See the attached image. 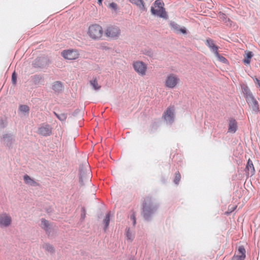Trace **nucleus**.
<instances>
[{
    "label": "nucleus",
    "mask_w": 260,
    "mask_h": 260,
    "mask_svg": "<svg viewBox=\"0 0 260 260\" xmlns=\"http://www.w3.org/2000/svg\"><path fill=\"white\" fill-rule=\"evenodd\" d=\"M159 204L155 199L151 197L144 198L142 204L141 215L144 220L149 222L152 219L159 208Z\"/></svg>",
    "instance_id": "nucleus-1"
},
{
    "label": "nucleus",
    "mask_w": 260,
    "mask_h": 260,
    "mask_svg": "<svg viewBox=\"0 0 260 260\" xmlns=\"http://www.w3.org/2000/svg\"><path fill=\"white\" fill-rule=\"evenodd\" d=\"M164 6L165 4L162 0H155L150 8L151 15L165 20L168 19L169 16Z\"/></svg>",
    "instance_id": "nucleus-2"
},
{
    "label": "nucleus",
    "mask_w": 260,
    "mask_h": 260,
    "mask_svg": "<svg viewBox=\"0 0 260 260\" xmlns=\"http://www.w3.org/2000/svg\"><path fill=\"white\" fill-rule=\"evenodd\" d=\"M51 62L47 56H42L37 57L32 61V66L34 68L39 70L46 69Z\"/></svg>",
    "instance_id": "nucleus-3"
},
{
    "label": "nucleus",
    "mask_w": 260,
    "mask_h": 260,
    "mask_svg": "<svg viewBox=\"0 0 260 260\" xmlns=\"http://www.w3.org/2000/svg\"><path fill=\"white\" fill-rule=\"evenodd\" d=\"M103 30L102 27L99 24H93L88 28V34L89 36L93 40L100 39L103 35Z\"/></svg>",
    "instance_id": "nucleus-4"
},
{
    "label": "nucleus",
    "mask_w": 260,
    "mask_h": 260,
    "mask_svg": "<svg viewBox=\"0 0 260 260\" xmlns=\"http://www.w3.org/2000/svg\"><path fill=\"white\" fill-rule=\"evenodd\" d=\"M88 166H84L83 165H80L79 168V183L80 186L84 185V181L89 179L90 174V170L88 169Z\"/></svg>",
    "instance_id": "nucleus-5"
},
{
    "label": "nucleus",
    "mask_w": 260,
    "mask_h": 260,
    "mask_svg": "<svg viewBox=\"0 0 260 260\" xmlns=\"http://www.w3.org/2000/svg\"><path fill=\"white\" fill-rule=\"evenodd\" d=\"M15 141V136L12 133H6L1 137V143L9 150L12 148Z\"/></svg>",
    "instance_id": "nucleus-6"
},
{
    "label": "nucleus",
    "mask_w": 260,
    "mask_h": 260,
    "mask_svg": "<svg viewBox=\"0 0 260 260\" xmlns=\"http://www.w3.org/2000/svg\"><path fill=\"white\" fill-rule=\"evenodd\" d=\"M162 117L166 123L171 125L175 120V107L174 106H169L164 112Z\"/></svg>",
    "instance_id": "nucleus-7"
},
{
    "label": "nucleus",
    "mask_w": 260,
    "mask_h": 260,
    "mask_svg": "<svg viewBox=\"0 0 260 260\" xmlns=\"http://www.w3.org/2000/svg\"><path fill=\"white\" fill-rule=\"evenodd\" d=\"M61 56L66 59L73 60L79 57V54L76 49L64 50L61 52Z\"/></svg>",
    "instance_id": "nucleus-8"
},
{
    "label": "nucleus",
    "mask_w": 260,
    "mask_h": 260,
    "mask_svg": "<svg viewBox=\"0 0 260 260\" xmlns=\"http://www.w3.org/2000/svg\"><path fill=\"white\" fill-rule=\"evenodd\" d=\"M179 81V78L174 74H170L166 78L165 86L169 88H174Z\"/></svg>",
    "instance_id": "nucleus-9"
},
{
    "label": "nucleus",
    "mask_w": 260,
    "mask_h": 260,
    "mask_svg": "<svg viewBox=\"0 0 260 260\" xmlns=\"http://www.w3.org/2000/svg\"><path fill=\"white\" fill-rule=\"evenodd\" d=\"M52 128L50 125L47 123H43L38 128L39 135L44 137H48L52 134Z\"/></svg>",
    "instance_id": "nucleus-10"
},
{
    "label": "nucleus",
    "mask_w": 260,
    "mask_h": 260,
    "mask_svg": "<svg viewBox=\"0 0 260 260\" xmlns=\"http://www.w3.org/2000/svg\"><path fill=\"white\" fill-rule=\"evenodd\" d=\"M133 68L135 71L140 75H145L147 70L146 64L141 61H137L133 63Z\"/></svg>",
    "instance_id": "nucleus-11"
},
{
    "label": "nucleus",
    "mask_w": 260,
    "mask_h": 260,
    "mask_svg": "<svg viewBox=\"0 0 260 260\" xmlns=\"http://www.w3.org/2000/svg\"><path fill=\"white\" fill-rule=\"evenodd\" d=\"M246 101L253 111L255 113H258L259 111L258 103L254 96L250 98L246 97Z\"/></svg>",
    "instance_id": "nucleus-12"
},
{
    "label": "nucleus",
    "mask_w": 260,
    "mask_h": 260,
    "mask_svg": "<svg viewBox=\"0 0 260 260\" xmlns=\"http://www.w3.org/2000/svg\"><path fill=\"white\" fill-rule=\"evenodd\" d=\"M120 30L117 26L108 27L105 30V35L107 37L116 38L120 35Z\"/></svg>",
    "instance_id": "nucleus-13"
},
{
    "label": "nucleus",
    "mask_w": 260,
    "mask_h": 260,
    "mask_svg": "<svg viewBox=\"0 0 260 260\" xmlns=\"http://www.w3.org/2000/svg\"><path fill=\"white\" fill-rule=\"evenodd\" d=\"M169 25L175 32H179L183 35H186L187 34L188 30L185 27H180L178 24L174 21H171L169 23Z\"/></svg>",
    "instance_id": "nucleus-14"
},
{
    "label": "nucleus",
    "mask_w": 260,
    "mask_h": 260,
    "mask_svg": "<svg viewBox=\"0 0 260 260\" xmlns=\"http://www.w3.org/2000/svg\"><path fill=\"white\" fill-rule=\"evenodd\" d=\"M238 129V123L236 119L231 117L229 119L228 124V132L234 134Z\"/></svg>",
    "instance_id": "nucleus-15"
},
{
    "label": "nucleus",
    "mask_w": 260,
    "mask_h": 260,
    "mask_svg": "<svg viewBox=\"0 0 260 260\" xmlns=\"http://www.w3.org/2000/svg\"><path fill=\"white\" fill-rule=\"evenodd\" d=\"M52 89L55 93H59L64 89L63 83L59 81H55L52 85Z\"/></svg>",
    "instance_id": "nucleus-16"
},
{
    "label": "nucleus",
    "mask_w": 260,
    "mask_h": 260,
    "mask_svg": "<svg viewBox=\"0 0 260 260\" xmlns=\"http://www.w3.org/2000/svg\"><path fill=\"white\" fill-rule=\"evenodd\" d=\"M206 45L214 54L218 51L219 47L214 43V41L210 38H208L205 42Z\"/></svg>",
    "instance_id": "nucleus-17"
},
{
    "label": "nucleus",
    "mask_w": 260,
    "mask_h": 260,
    "mask_svg": "<svg viewBox=\"0 0 260 260\" xmlns=\"http://www.w3.org/2000/svg\"><path fill=\"white\" fill-rule=\"evenodd\" d=\"M12 222V219L10 216L7 215L0 216V225L4 227H8Z\"/></svg>",
    "instance_id": "nucleus-18"
},
{
    "label": "nucleus",
    "mask_w": 260,
    "mask_h": 260,
    "mask_svg": "<svg viewBox=\"0 0 260 260\" xmlns=\"http://www.w3.org/2000/svg\"><path fill=\"white\" fill-rule=\"evenodd\" d=\"M132 4L135 5L142 12L147 11V8L145 7V3L143 0H129Z\"/></svg>",
    "instance_id": "nucleus-19"
},
{
    "label": "nucleus",
    "mask_w": 260,
    "mask_h": 260,
    "mask_svg": "<svg viewBox=\"0 0 260 260\" xmlns=\"http://www.w3.org/2000/svg\"><path fill=\"white\" fill-rule=\"evenodd\" d=\"M23 180L26 184L31 186L36 187L39 186V184L35 181L33 178H31L27 174H25L23 176Z\"/></svg>",
    "instance_id": "nucleus-20"
},
{
    "label": "nucleus",
    "mask_w": 260,
    "mask_h": 260,
    "mask_svg": "<svg viewBox=\"0 0 260 260\" xmlns=\"http://www.w3.org/2000/svg\"><path fill=\"white\" fill-rule=\"evenodd\" d=\"M241 88L245 99L246 97L250 98L253 96L252 93L251 92L249 87L246 84H241Z\"/></svg>",
    "instance_id": "nucleus-21"
},
{
    "label": "nucleus",
    "mask_w": 260,
    "mask_h": 260,
    "mask_svg": "<svg viewBox=\"0 0 260 260\" xmlns=\"http://www.w3.org/2000/svg\"><path fill=\"white\" fill-rule=\"evenodd\" d=\"M253 56V53L252 51H247L245 52V54L244 55V59L243 60V62L245 65L249 64L251 61V59Z\"/></svg>",
    "instance_id": "nucleus-22"
},
{
    "label": "nucleus",
    "mask_w": 260,
    "mask_h": 260,
    "mask_svg": "<svg viewBox=\"0 0 260 260\" xmlns=\"http://www.w3.org/2000/svg\"><path fill=\"white\" fill-rule=\"evenodd\" d=\"M111 219V212H108L106 213V216L105 218L103 219V223H104V228L103 230L104 232H106L107 230L108 229L110 222Z\"/></svg>",
    "instance_id": "nucleus-23"
},
{
    "label": "nucleus",
    "mask_w": 260,
    "mask_h": 260,
    "mask_svg": "<svg viewBox=\"0 0 260 260\" xmlns=\"http://www.w3.org/2000/svg\"><path fill=\"white\" fill-rule=\"evenodd\" d=\"M245 169L247 171H250L251 176L255 174V169L252 160L249 158L247 161Z\"/></svg>",
    "instance_id": "nucleus-24"
},
{
    "label": "nucleus",
    "mask_w": 260,
    "mask_h": 260,
    "mask_svg": "<svg viewBox=\"0 0 260 260\" xmlns=\"http://www.w3.org/2000/svg\"><path fill=\"white\" fill-rule=\"evenodd\" d=\"M29 110V107L26 105H20L19 106V110L22 112L24 116L28 115Z\"/></svg>",
    "instance_id": "nucleus-25"
},
{
    "label": "nucleus",
    "mask_w": 260,
    "mask_h": 260,
    "mask_svg": "<svg viewBox=\"0 0 260 260\" xmlns=\"http://www.w3.org/2000/svg\"><path fill=\"white\" fill-rule=\"evenodd\" d=\"M45 251H48L50 254H53L55 252V249L53 245L49 243H45L43 246Z\"/></svg>",
    "instance_id": "nucleus-26"
},
{
    "label": "nucleus",
    "mask_w": 260,
    "mask_h": 260,
    "mask_svg": "<svg viewBox=\"0 0 260 260\" xmlns=\"http://www.w3.org/2000/svg\"><path fill=\"white\" fill-rule=\"evenodd\" d=\"M53 114L55 116V117L58 120H59L61 121H64L67 118V116H68L67 113H63L58 114V113H56V112L54 111Z\"/></svg>",
    "instance_id": "nucleus-27"
},
{
    "label": "nucleus",
    "mask_w": 260,
    "mask_h": 260,
    "mask_svg": "<svg viewBox=\"0 0 260 260\" xmlns=\"http://www.w3.org/2000/svg\"><path fill=\"white\" fill-rule=\"evenodd\" d=\"M215 56L217 58L218 60L223 63H224V64H228L229 63V61L228 60L225 58L224 57H223V56H222L221 55H220L218 52L217 51L216 53H215L214 54Z\"/></svg>",
    "instance_id": "nucleus-28"
},
{
    "label": "nucleus",
    "mask_w": 260,
    "mask_h": 260,
    "mask_svg": "<svg viewBox=\"0 0 260 260\" xmlns=\"http://www.w3.org/2000/svg\"><path fill=\"white\" fill-rule=\"evenodd\" d=\"M90 84L95 90H98L101 88V86L99 85L96 78L90 80Z\"/></svg>",
    "instance_id": "nucleus-29"
},
{
    "label": "nucleus",
    "mask_w": 260,
    "mask_h": 260,
    "mask_svg": "<svg viewBox=\"0 0 260 260\" xmlns=\"http://www.w3.org/2000/svg\"><path fill=\"white\" fill-rule=\"evenodd\" d=\"M8 125L7 118L6 117H2L0 118V128L4 129Z\"/></svg>",
    "instance_id": "nucleus-30"
},
{
    "label": "nucleus",
    "mask_w": 260,
    "mask_h": 260,
    "mask_svg": "<svg viewBox=\"0 0 260 260\" xmlns=\"http://www.w3.org/2000/svg\"><path fill=\"white\" fill-rule=\"evenodd\" d=\"M50 225V223L47 220H46L45 218L41 219V226L43 230H45L46 228H48V226H49Z\"/></svg>",
    "instance_id": "nucleus-31"
},
{
    "label": "nucleus",
    "mask_w": 260,
    "mask_h": 260,
    "mask_svg": "<svg viewBox=\"0 0 260 260\" xmlns=\"http://www.w3.org/2000/svg\"><path fill=\"white\" fill-rule=\"evenodd\" d=\"M181 174H180V173L179 172V171H177V172L175 173V178L174 179V183L176 184V185H178L181 180Z\"/></svg>",
    "instance_id": "nucleus-32"
},
{
    "label": "nucleus",
    "mask_w": 260,
    "mask_h": 260,
    "mask_svg": "<svg viewBox=\"0 0 260 260\" xmlns=\"http://www.w3.org/2000/svg\"><path fill=\"white\" fill-rule=\"evenodd\" d=\"M125 235L128 240H129L131 241H132L134 239L132 236V233L130 231V229L128 228H126L125 230Z\"/></svg>",
    "instance_id": "nucleus-33"
},
{
    "label": "nucleus",
    "mask_w": 260,
    "mask_h": 260,
    "mask_svg": "<svg viewBox=\"0 0 260 260\" xmlns=\"http://www.w3.org/2000/svg\"><path fill=\"white\" fill-rule=\"evenodd\" d=\"M246 256H244L243 255H236L232 257L231 260H244L245 259Z\"/></svg>",
    "instance_id": "nucleus-34"
},
{
    "label": "nucleus",
    "mask_w": 260,
    "mask_h": 260,
    "mask_svg": "<svg viewBox=\"0 0 260 260\" xmlns=\"http://www.w3.org/2000/svg\"><path fill=\"white\" fill-rule=\"evenodd\" d=\"M17 79V74L15 72V71H14L12 74L11 81H12V84L14 85H15L16 84Z\"/></svg>",
    "instance_id": "nucleus-35"
},
{
    "label": "nucleus",
    "mask_w": 260,
    "mask_h": 260,
    "mask_svg": "<svg viewBox=\"0 0 260 260\" xmlns=\"http://www.w3.org/2000/svg\"><path fill=\"white\" fill-rule=\"evenodd\" d=\"M238 252L239 254L246 256V251L243 246L241 245L238 247Z\"/></svg>",
    "instance_id": "nucleus-36"
},
{
    "label": "nucleus",
    "mask_w": 260,
    "mask_h": 260,
    "mask_svg": "<svg viewBox=\"0 0 260 260\" xmlns=\"http://www.w3.org/2000/svg\"><path fill=\"white\" fill-rule=\"evenodd\" d=\"M130 219L133 221V225L135 226L136 224V216L135 212L130 215Z\"/></svg>",
    "instance_id": "nucleus-37"
},
{
    "label": "nucleus",
    "mask_w": 260,
    "mask_h": 260,
    "mask_svg": "<svg viewBox=\"0 0 260 260\" xmlns=\"http://www.w3.org/2000/svg\"><path fill=\"white\" fill-rule=\"evenodd\" d=\"M144 54L151 57L153 55V53L151 49L145 50Z\"/></svg>",
    "instance_id": "nucleus-38"
},
{
    "label": "nucleus",
    "mask_w": 260,
    "mask_h": 260,
    "mask_svg": "<svg viewBox=\"0 0 260 260\" xmlns=\"http://www.w3.org/2000/svg\"><path fill=\"white\" fill-rule=\"evenodd\" d=\"M109 7L115 11H116L118 9V6H117V4L114 2H112V3H110Z\"/></svg>",
    "instance_id": "nucleus-39"
},
{
    "label": "nucleus",
    "mask_w": 260,
    "mask_h": 260,
    "mask_svg": "<svg viewBox=\"0 0 260 260\" xmlns=\"http://www.w3.org/2000/svg\"><path fill=\"white\" fill-rule=\"evenodd\" d=\"M45 231L46 234L49 236L51 235V232L52 230V228L50 225L48 226V228H46L45 230H44Z\"/></svg>",
    "instance_id": "nucleus-40"
},
{
    "label": "nucleus",
    "mask_w": 260,
    "mask_h": 260,
    "mask_svg": "<svg viewBox=\"0 0 260 260\" xmlns=\"http://www.w3.org/2000/svg\"><path fill=\"white\" fill-rule=\"evenodd\" d=\"M253 81L254 82V83L257 85V86H258V87L259 88L260 87V79L257 78L256 77H255L254 78H253Z\"/></svg>",
    "instance_id": "nucleus-41"
},
{
    "label": "nucleus",
    "mask_w": 260,
    "mask_h": 260,
    "mask_svg": "<svg viewBox=\"0 0 260 260\" xmlns=\"http://www.w3.org/2000/svg\"><path fill=\"white\" fill-rule=\"evenodd\" d=\"M80 112V110L79 109H76L72 113V116L73 117H76Z\"/></svg>",
    "instance_id": "nucleus-42"
},
{
    "label": "nucleus",
    "mask_w": 260,
    "mask_h": 260,
    "mask_svg": "<svg viewBox=\"0 0 260 260\" xmlns=\"http://www.w3.org/2000/svg\"><path fill=\"white\" fill-rule=\"evenodd\" d=\"M82 210L83 212L81 214V218L84 219L85 217V210L84 208H82Z\"/></svg>",
    "instance_id": "nucleus-43"
},
{
    "label": "nucleus",
    "mask_w": 260,
    "mask_h": 260,
    "mask_svg": "<svg viewBox=\"0 0 260 260\" xmlns=\"http://www.w3.org/2000/svg\"><path fill=\"white\" fill-rule=\"evenodd\" d=\"M158 126L157 123L156 122H154L152 125V129H156Z\"/></svg>",
    "instance_id": "nucleus-44"
},
{
    "label": "nucleus",
    "mask_w": 260,
    "mask_h": 260,
    "mask_svg": "<svg viewBox=\"0 0 260 260\" xmlns=\"http://www.w3.org/2000/svg\"><path fill=\"white\" fill-rule=\"evenodd\" d=\"M161 182L163 184H166L167 182V180L164 177H161Z\"/></svg>",
    "instance_id": "nucleus-45"
},
{
    "label": "nucleus",
    "mask_w": 260,
    "mask_h": 260,
    "mask_svg": "<svg viewBox=\"0 0 260 260\" xmlns=\"http://www.w3.org/2000/svg\"><path fill=\"white\" fill-rule=\"evenodd\" d=\"M103 1V0H98V4L99 5L101 6V5H102Z\"/></svg>",
    "instance_id": "nucleus-46"
},
{
    "label": "nucleus",
    "mask_w": 260,
    "mask_h": 260,
    "mask_svg": "<svg viewBox=\"0 0 260 260\" xmlns=\"http://www.w3.org/2000/svg\"><path fill=\"white\" fill-rule=\"evenodd\" d=\"M221 14H222V15H223V20H224V19H225H225H226V16H225V14H224L223 13H222Z\"/></svg>",
    "instance_id": "nucleus-47"
},
{
    "label": "nucleus",
    "mask_w": 260,
    "mask_h": 260,
    "mask_svg": "<svg viewBox=\"0 0 260 260\" xmlns=\"http://www.w3.org/2000/svg\"><path fill=\"white\" fill-rule=\"evenodd\" d=\"M46 211H47V213L50 212H51L50 209V208L47 209Z\"/></svg>",
    "instance_id": "nucleus-48"
},
{
    "label": "nucleus",
    "mask_w": 260,
    "mask_h": 260,
    "mask_svg": "<svg viewBox=\"0 0 260 260\" xmlns=\"http://www.w3.org/2000/svg\"><path fill=\"white\" fill-rule=\"evenodd\" d=\"M228 21L229 22H232V21L230 20V18H228Z\"/></svg>",
    "instance_id": "nucleus-49"
},
{
    "label": "nucleus",
    "mask_w": 260,
    "mask_h": 260,
    "mask_svg": "<svg viewBox=\"0 0 260 260\" xmlns=\"http://www.w3.org/2000/svg\"><path fill=\"white\" fill-rule=\"evenodd\" d=\"M236 207H234V208H233V210H234V209H236Z\"/></svg>",
    "instance_id": "nucleus-50"
}]
</instances>
